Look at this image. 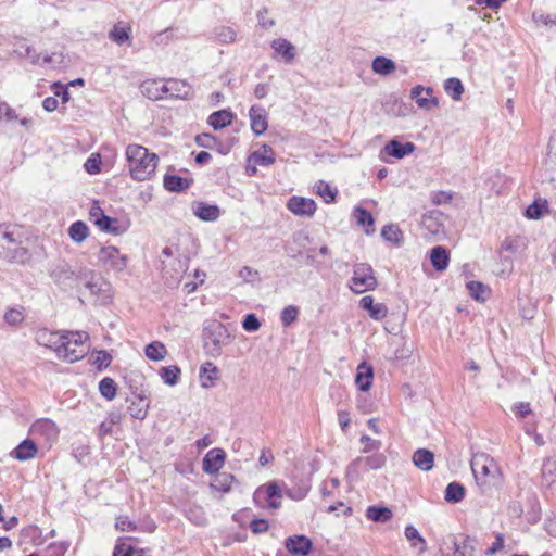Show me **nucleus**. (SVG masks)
I'll list each match as a JSON object with an SVG mask.
<instances>
[{
	"instance_id": "obj_40",
	"label": "nucleus",
	"mask_w": 556,
	"mask_h": 556,
	"mask_svg": "<svg viewBox=\"0 0 556 556\" xmlns=\"http://www.w3.org/2000/svg\"><path fill=\"white\" fill-rule=\"evenodd\" d=\"M218 369L212 363H205L201 367V380L202 387L207 389L211 388L214 381L217 379Z\"/></svg>"
},
{
	"instance_id": "obj_12",
	"label": "nucleus",
	"mask_w": 556,
	"mask_h": 556,
	"mask_svg": "<svg viewBox=\"0 0 556 556\" xmlns=\"http://www.w3.org/2000/svg\"><path fill=\"white\" fill-rule=\"evenodd\" d=\"M433 89L431 87L425 88L421 85L413 87L410 98L416 101L417 105L424 110H431L439 105L437 98L432 97Z\"/></svg>"
},
{
	"instance_id": "obj_51",
	"label": "nucleus",
	"mask_w": 556,
	"mask_h": 556,
	"mask_svg": "<svg viewBox=\"0 0 556 556\" xmlns=\"http://www.w3.org/2000/svg\"><path fill=\"white\" fill-rule=\"evenodd\" d=\"M511 410L519 419H526L527 417L533 416V412L529 402L515 403L511 407Z\"/></svg>"
},
{
	"instance_id": "obj_33",
	"label": "nucleus",
	"mask_w": 556,
	"mask_h": 556,
	"mask_svg": "<svg viewBox=\"0 0 556 556\" xmlns=\"http://www.w3.org/2000/svg\"><path fill=\"white\" fill-rule=\"evenodd\" d=\"M366 517L371 521H390L394 516L392 510L386 506H369Z\"/></svg>"
},
{
	"instance_id": "obj_43",
	"label": "nucleus",
	"mask_w": 556,
	"mask_h": 556,
	"mask_svg": "<svg viewBox=\"0 0 556 556\" xmlns=\"http://www.w3.org/2000/svg\"><path fill=\"white\" fill-rule=\"evenodd\" d=\"M381 236L386 241L395 243L397 245L403 241V233L397 225H387L381 230Z\"/></svg>"
},
{
	"instance_id": "obj_63",
	"label": "nucleus",
	"mask_w": 556,
	"mask_h": 556,
	"mask_svg": "<svg viewBox=\"0 0 556 556\" xmlns=\"http://www.w3.org/2000/svg\"><path fill=\"white\" fill-rule=\"evenodd\" d=\"M504 547V535L501 533H497L495 536V541L492 543V545L485 551V555H494Z\"/></svg>"
},
{
	"instance_id": "obj_21",
	"label": "nucleus",
	"mask_w": 556,
	"mask_h": 556,
	"mask_svg": "<svg viewBox=\"0 0 556 556\" xmlns=\"http://www.w3.org/2000/svg\"><path fill=\"white\" fill-rule=\"evenodd\" d=\"M141 92L150 100L166 99V86L162 80H147L141 85Z\"/></svg>"
},
{
	"instance_id": "obj_47",
	"label": "nucleus",
	"mask_w": 556,
	"mask_h": 556,
	"mask_svg": "<svg viewBox=\"0 0 556 556\" xmlns=\"http://www.w3.org/2000/svg\"><path fill=\"white\" fill-rule=\"evenodd\" d=\"M99 391L103 397L111 401L116 395V383L115 381L110 378L105 377L103 378L99 383Z\"/></svg>"
},
{
	"instance_id": "obj_2",
	"label": "nucleus",
	"mask_w": 556,
	"mask_h": 556,
	"mask_svg": "<svg viewBox=\"0 0 556 556\" xmlns=\"http://www.w3.org/2000/svg\"><path fill=\"white\" fill-rule=\"evenodd\" d=\"M29 241L14 228L0 226V258L15 265H26L33 254L28 248Z\"/></svg>"
},
{
	"instance_id": "obj_1",
	"label": "nucleus",
	"mask_w": 556,
	"mask_h": 556,
	"mask_svg": "<svg viewBox=\"0 0 556 556\" xmlns=\"http://www.w3.org/2000/svg\"><path fill=\"white\" fill-rule=\"evenodd\" d=\"M475 480L482 493L491 495L503 485V473L497 463L485 453H476L470 462Z\"/></svg>"
},
{
	"instance_id": "obj_61",
	"label": "nucleus",
	"mask_w": 556,
	"mask_h": 556,
	"mask_svg": "<svg viewBox=\"0 0 556 556\" xmlns=\"http://www.w3.org/2000/svg\"><path fill=\"white\" fill-rule=\"evenodd\" d=\"M242 327L247 331H256L260 329L261 323L254 314H248L242 323Z\"/></svg>"
},
{
	"instance_id": "obj_11",
	"label": "nucleus",
	"mask_w": 556,
	"mask_h": 556,
	"mask_svg": "<svg viewBox=\"0 0 556 556\" xmlns=\"http://www.w3.org/2000/svg\"><path fill=\"white\" fill-rule=\"evenodd\" d=\"M543 176L545 180L556 185V131L549 138L548 150L543 164Z\"/></svg>"
},
{
	"instance_id": "obj_32",
	"label": "nucleus",
	"mask_w": 556,
	"mask_h": 556,
	"mask_svg": "<svg viewBox=\"0 0 556 556\" xmlns=\"http://www.w3.org/2000/svg\"><path fill=\"white\" fill-rule=\"evenodd\" d=\"M164 187L168 191L181 192L190 187V181L177 175H166L164 177Z\"/></svg>"
},
{
	"instance_id": "obj_15",
	"label": "nucleus",
	"mask_w": 556,
	"mask_h": 556,
	"mask_svg": "<svg viewBox=\"0 0 556 556\" xmlns=\"http://www.w3.org/2000/svg\"><path fill=\"white\" fill-rule=\"evenodd\" d=\"M287 207L295 215L312 216L316 211V203L312 199L292 197L289 199Z\"/></svg>"
},
{
	"instance_id": "obj_9",
	"label": "nucleus",
	"mask_w": 556,
	"mask_h": 556,
	"mask_svg": "<svg viewBox=\"0 0 556 556\" xmlns=\"http://www.w3.org/2000/svg\"><path fill=\"white\" fill-rule=\"evenodd\" d=\"M283 492L277 482H269L261 485L254 492V501L271 509H277L281 504Z\"/></svg>"
},
{
	"instance_id": "obj_24",
	"label": "nucleus",
	"mask_w": 556,
	"mask_h": 556,
	"mask_svg": "<svg viewBox=\"0 0 556 556\" xmlns=\"http://www.w3.org/2000/svg\"><path fill=\"white\" fill-rule=\"evenodd\" d=\"M431 265L437 271H443L448 267L450 253L446 248L435 245L430 251Z\"/></svg>"
},
{
	"instance_id": "obj_41",
	"label": "nucleus",
	"mask_w": 556,
	"mask_h": 556,
	"mask_svg": "<svg viewBox=\"0 0 556 556\" xmlns=\"http://www.w3.org/2000/svg\"><path fill=\"white\" fill-rule=\"evenodd\" d=\"M181 370L178 366L162 367L160 370V377L163 382L167 386H175L178 383Z\"/></svg>"
},
{
	"instance_id": "obj_39",
	"label": "nucleus",
	"mask_w": 556,
	"mask_h": 556,
	"mask_svg": "<svg viewBox=\"0 0 556 556\" xmlns=\"http://www.w3.org/2000/svg\"><path fill=\"white\" fill-rule=\"evenodd\" d=\"M547 205L545 199L538 198L527 207L526 216L530 219H539L547 211Z\"/></svg>"
},
{
	"instance_id": "obj_50",
	"label": "nucleus",
	"mask_w": 556,
	"mask_h": 556,
	"mask_svg": "<svg viewBox=\"0 0 556 556\" xmlns=\"http://www.w3.org/2000/svg\"><path fill=\"white\" fill-rule=\"evenodd\" d=\"M4 320L10 326H17L23 323L24 314L20 308H10L4 314Z\"/></svg>"
},
{
	"instance_id": "obj_53",
	"label": "nucleus",
	"mask_w": 556,
	"mask_h": 556,
	"mask_svg": "<svg viewBox=\"0 0 556 556\" xmlns=\"http://www.w3.org/2000/svg\"><path fill=\"white\" fill-rule=\"evenodd\" d=\"M363 444L362 453L368 454L371 452H378L381 447V442L378 440L371 439L369 435H362L359 439Z\"/></svg>"
},
{
	"instance_id": "obj_10",
	"label": "nucleus",
	"mask_w": 556,
	"mask_h": 556,
	"mask_svg": "<svg viewBox=\"0 0 556 556\" xmlns=\"http://www.w3.org/2000/svg\"><path fill=\"white\" fill-rule=\"evenodd\" d=\"M386 456L382 453L374 452V454L366 457H357L348 467L349 472H356L359 469L378 470L386 465Z\"/></svg>"
},
{
	"instance_id": "obj_31",
	"label": "nucleus",
	"mask_w": 556,
	"mask_h": 556,
	"mask_svg": "<svg viewBox=\"0 0 556 556\" xmlns=\"http://www.w3.org/2000/svg\"><path fill=\"white\" fill-rule=\"evenodd\" d=\"M251 159L254 161L255 164L260 166L271 165L275 163L276 160L273 149L267 144H263L261 150L252 154Z\"/></svg>"
},
{
	"instance_id": "obj_55",
	"label": "nucleus",
	"mask_w": 556,
	"mask_h": 556,
	"mask_svg": "<svg viewBox=\"0 0 556 556\" xmlns=\"http://www.w3.org/2000/svg\"><path fill=\"white\" fill-rule=\"evenodd\" d=\"M116 223H117V219L112 218L108 215L102 216V218L99 220L97 219V226L101 230H103L105 232L115 233V235L118 233L117 228L113 226V224H116Z\"/></svg>"
},
{
	"instance_id": "obj_36",
	"label": "nucleus",
	"mask_w": 556,
	"mask_h": 556,
	"mask_svg": "<svg viewBox=\"0 0 556 556\" xmlns=\"http://www.w3.org/2000/svg\"><path fill=\"white\" fill-rule=\"evenodd\" d=\"M68 235L74 242L81 243L89 236V228L84 222L77 220L70 226Z\"/></svg>"
},
{
	"instance_id": "obj_22",
	"label": "nucleus",
	"mask_w": 556,
	"mask_h": 556,
	"mask_svg": "<svg viewBox=\"0 0 556 556\" xmlns=\"http://www.w3.org/2000/svg\"><path fill=\"white\" fill-rule=\"evenodd\" d=\"M415 150V144L413 142L401 143L397 140L389 141L384 148L381 150V153H386L395 159H403L404 156L410 154Z\"/></svg>"
},
{
	"instance_id": "obj_4",
	"label": "nucleus",
	"mask_w": 556,
	"mask_h": 556,
	"mask_svg": "<svg viewBox=\"0 0 556 556\" xmlns=\"http://www.w3.org/2000/svg\"><path fill=\"white\" fill-rule=\"evenodd\" d=\"M89 268L85 266H73L63 258L49 263L48 275L60 289L68 290L78 287L79 277L89 275Z\"/></svg>"
},
{
	"instance_id": "obj_13",
	"label": "nucleus",
	"mask_w": 556,
	"mask_h": 556,
	"mask_svg": "<svg viewBox=\"0 0 556 556\" xmlns=\"http://www.w3.org/2000/svg\"><path fill=\"white\" fill-rule=\"evenodd\" d=\"M63 336L64 333L59 331H51L47 328H42L36 331L35 340L38 344L54 350L59 356V350H61V344H63Z\"/></svg>"
},
{
	"instance_id": "obj_54",
	"label": "nucleus",
	"mask_w": 556,
	"mask_h": 556,
	"mask_svg": "<svg viewBox=\"0 0 556 556\" xmlns=\"http://www.w3.org/2000/svg\"><path fill=\"white\" fill-rule=\"evenodd\" d=\"M195 142L198 146L206 149H214L216 144L219 143L215 136L206 132L198 135Z\"/></svg>"
},
{
	"instance_id": "obj_14",
	"label": "nucleus",
	"mask_w": 556,
	"mask_h": 556,
	"mask_svg": "<svg viewBox=\"0 0 556 556\" xmlns=\"http://www.w3.org/2000/svg\"><path fill=\"white\" fill-rule=\"evenodd\" d=\"M285 546L293 556H307L312 551V541L305 535H292L286 539Z\"/></svg>"
},
{
	"instance_id": "obj_38",
	"label": "nucleus",
	"mask_w": 556,
	"mask_h": 556,
	"mask_svg": "<svg viewBox=\"0 0 556 556\" xmlns=\"http://www.w3.org/2000/svg\"><path fill=\"white\" fill-rule=\"evenodd\" d=\"M235 478L228 472H220L215 476L211 482V486L219 492H228L231 489V484Z\"/></svg>"
},
{
	"instance_id": "obj_28",
	"label": "nucleus",
	"mask_w": 556,
	"mask_h": 556,
	"mask_svg": "<svg viewBox=\"0 0 556 556\" xmlns=\"http://www.w3.org/2000/svg\"><path fill=\"white\" fill-rule=\"evenodd\" d=\"M412 459L414 465L422 471H430L434 465V454L427 448L415 451Z\"/></svg>"
},
{
	"instance_id": "obj_20",
	"label": "nucleus",
	"mask_w": 556,
	"mask_h": 556,
	"mask_svg": "<svg viewBox=\"0 0 556 556\" xmlns=\"http://www.w3.org/2000/svg\"><path fill=\"white\" fill-rule=\"evenodd\" d=\"M30 432L34 435H37V434L42 435L48 441H54V440H56V438L59 435V429H58L55 422H53L50 419L37 420L35 424H33V426L30 428Z\"/></svg>"
},
{
	"instance_id": "obj_49",
	"label": "nucleus",
	"mask_w": 556,
	"mask_h": 556,
	"mask_svg": "<svg viewBox=\"0 0 556 556\" xmlns=\"http://www.w3.org/2000/svg\"><path fill=\"white\" fill-rule=\"evenodd\" d=\"M299 309L296 306L289 305L285 307L281 312V324L283 327H289L292 323H294L298 318Z\"/></svg>"
},
{
	"instance_id": "obj_7",
	"label": "nucleus",
	"mask_w": 556,
	"mask_h": 556,
	"mask_svg": "<svg viewBox=\"0 0 556 556\" xmlns=\"http://www.w3.org/2000/svg\"><path fill=\"white\" fill-rule=\"evenodd\" d=\"M378 282L370 265L357 263L353 266V277L351 279L350 289L354 293H363L365 291L375 290Z\"/></svg>"
},
{
	"instance_id": "obj_27",
	"label": "nucleus",
	"mask_w": 556,
	"mask_h": 556,
	"mask_svg": "<svg viewBox=\"0 0 556 556\" xmlns=\"http://www.w3.org/2000/svg\"><path fill=\"white\" fill-rule=\"evenodd\" d=\"M271 48L286 63H291L295 58V47L287 39L278 38L273 40Z\"/></svg>"
},
{
	"instance_id": "obj_5",
	"label": "nucleus",
	"mask_w": 556,
	"mask_h": 556,
	"mask_svg": "<svg viewBox=\"0 0 556 556\" xmlns=\"http://www.w3.org/2000/svg\"><path fill=\"white\" fill-rule=\"evenodd\" d=\"M89 334L85 331L65 332L63 344L59 350V358L74 363L84 357L87 351L86 341Z\"/></svg>"
},
{
	"instance_id": "obj_16",
	"label": "nucleus",
	"mask_w": 556,
	"mask_h": 556,
	"mask_svg": "<svg viewBox=\"0 0 556 556\" xmlns=\"http://www.w3.org/2000/svg\"><path fill=\"white\" fill-rule=\"evenodd\" d=\"M165 86L166 99H188L192 94V87L184 80L168 79Z\"/></svg>"
},
{
	"instance_id": "obj_30",
	"label": "nucleus",
	"mask_w": 556,
	"mask_h": 556,
	"mask_svg": "<svg viewBox=\"0 0 556 556\" xmlns=\"http://www.w3.org/2000/svg\"><path fill=\"white\" fill-rule=\"evenodd\" d=\"M371 68L376 74L387 76L393 73L396 66L391 59L380 55L372 60Z\"/></svg>"
},
{
	"instance_id": "obj_44",
	"label": "nucleus",
	"mask_w": 556,
	"mask_h": 556,
	"mask_svg": "<svg viewBox=\"0 0 556 556\" xmlns=\"http://www.w3.org/2000/svg\"><path fill=\"white\" fill-rule=\"evenodd\" d=\"M421 226L426 229L430 235H439L442 232V225L438 220V217L434 216V213H430L428 215H424L421 218Z\"/></svg>"
},
{
	"instance_id": "obj_58",
	"label": "nucleus",
	"mask_w": 556,
	"mask_h": 556,
	"mask_svg": "<svg viewBox=\"0 0 556 556\" xmlns=\"http://www.w3.org/2000/svg\"><path fill=\"white\" fill-rule=\"evenodd\" d=\"M368 314L375 320H382L388 315V307L383 303H375Z\"/></svg>"
},
{
	"instance_id": "obj_23",
	"label": "nucleus",
	"mask_w": 556,
	"mask_h": 556,
	"mask_svg": "<svg viewBox=\"0 0 556 556\" xmlns=\"http://www.w3.org/2000/svg\"><path fill=\"white\" fill-rule=\"evenodd\" d=\"M374 379V369L366 362L361 363L357 366V372L355 376V384L361 391H368L371 388Z\"/></svg>"
},
{
	"instance_id": "obj_60",
	"label": "nucleus",
	"mask_w": 556,
	"mask_h": 556,
	"mask_svg": "<svg viewBox=\"0 0 556 556\" xmlns=\"http://www.w3.org/2000/svg\"><path fill=\"white\" fill-rule=\"evenodd\" d=\"M111 361H112V356L108 352L100 351L94 356L93 364L99 369H102V368H106L111 364Z\"/></svg>"
},
{
	"instance_id": "obj_57",
	"label": "nucleus",
	"mask_w": 556,
	"mask_h": 556,
	"mask_svg": "<svg viewBox=\"0 0 556 556\" xmlns=\"http://www.w3.org/2000/svg\"><path fill=\"white\" fill-rule=\"evenodd\" d=\"M355 217L357 219V223L362 226H374V217L370 214V212H368L365 208L356 207Z\"/></svg>"
},
{
	"instance_id": "obj_34",
	"label": "nucleus",
	"mask_w": 556,
	"mask_h": 556,
	"mask_svg": "<svg viewBox=\"0 0 556 556\" xmlns=\"http://www.w3.org/2000/svg\"><path fill=\"white\" fill-rule=\"evenodd\" d=\"M405 536L407 541L410 542V546L417 549L418 553H424L426 551L427 544L425 539L419 534V531L412 525L406 527Z\"/></svg>"
},
{
	"instance_id": "obj_17",
	"label": "nucleus",
	"mask_w": 556,
	"mask_h": 556,
	"mask_svg": "<svg viewBox=\"0 0 556 556\" xmlns=\"http://www.w3.org/2000/svg\"><path fill=\"white\" fill-rule=\"evenodd\" d=\"M89 275L79 277V283H84L85 288L94 295L109 291L110 285L100 275L92 269H89Z\"/></svg>"
},
{
	"instance_id": "obj_42",
	"label": "nucleus",
	"mask_w": 556,
	"mask_h": 556,
	"mask_svg": "<svg viewBox=\"0 0 556 556\" xmlns=\"http://www.w3.org/2000/svg\"><path fill=\"white\" fill-rule=\"evenodd\" d=\"M444 89L453 100H460L464 93V86L460 79L452 77L445 80Z\"/></svg>"
},
{
	"instance_id": "obj_19",
	"label": "nucleus",
	"mask_w": 556,
	"mask_h": 556,
	"mask_svg": "<svg viewBox=\"0 0 556 556\" xmlns=\"http://www.w3.org/2000/svg\"><path fill=\"white\" fill-rule=\"evenodd\" d=\"M249 116L252 131L257 136L264 134L268 127L265 110L260 105H252Z\"/></svg>"
},
{
	"instance_id": "obj_25",
	"label": "nucleus",
	"mask_w": 556,
	"mask_h": 556,
	"mask_svg": "<svg viewBox=\"0 0 556 556\" xmlns=\"http://www.w3.org/2000/svg\"><path fill=\"white\" fill-rule=\"evenodd\" d=\"M194 215L205 222H214L220 215V210L217 205L207 204L204 202H197L193 204Z\"/></svg>"
},
{
	"instance_id": "obj_45",
	"label": "nucleus",
	"mask_w": 556,
	"mask_h": 556,
	"mask_svg": "<svg viewBox=\"0 0 556 556\" xmlns=\"http://www.w3.org/2000/svg\"><path fill=\"white\" fill-rule=\"evenodd\" d=\"M148 407H149V404L148 402L146 401V399L143 397H140L138 400V402H132L129 406H128V413L130 414V416L132 418H136V419H139V420H142L146 418L147 414H148Z\"/></svg>"
},
{
	"instance_id": "obj_18",
	"label": "nucleus",
	"mask_w": 556,
	"mask_h": 556,
	"mask_svg": "<svg viewBox=\"0 0 556 556\" xmlns=\"http://www.w3.org/2000/svg\"><path fill=\"white\" fill-rule=\"evenodd\" d=\"M226 454L222 448L211 450L203 458V470L206 473H217L224 466Z\"/></svg>"
},
{
	"instance_id": "obj_59",
	"label": "nucleus",
	"mask_w": 556,
	"mask_h": 556,
	"mask_svg": "<svg viewBox=\"0 0 556 556\" xmlns=\"http://www.w3.org/2000/svg\"><path fill=\"white\" fill-rule=\"evenodd\" d=\"M327 511L331 513V511H336V517H349L352 513V508L346 506L344 503L342 502H339L337 505H329L327 507Z\"/></svg>"
},
{
	"instance_id": "obj_35",
	"label": "nucleus",
	"mask_w": 556,
	"mask_h": 556,
	"mask_svg": "<svg viewBox=\"0 0 556 556\" xmlns=\"http://www.w3.org/2000/svg\"><path fill=\"white\" fill-rule=\"evenodd\" d=\"M146 356L154 362L163 361L167 355L166 346L160 341H153L146 346Z\"/></svg>"
},
{
	"instance_id": "obj_64",
	"label": "nucleus",
	"mask_w": 556,
	"mask_h": 556,
	"mask_svg": "<svg viewBox=\"0 0 556 556\" xmlns=\"http://www.w3.org/2000/svg\"><path fill=\"white\" fill-rule=\"evenodd\" d=\"M308 492L307 488L287 489L285 494L292 500L300 501L306 496Z\"/></svg>"
},
{
	"instance_id": "obj_62",
	"label": "nucleus",
	"mask_w": 556,
	"mask_h": 556,
	"mask_svg": "<svg viewBox=\"0 0 556 556\" xmlns=\"http://www.w3.org/2000/svg\"><path fill=\"white\" fill-rule=\"evenodd\" d=\"M268 10L266 8H263L257 12V21L258 25L263 28H270L275 25V20L267 17Z\"/></svg>"
},
{
	"instance_id": "obj_3",
	"label": "nucleus",
	"mask_w": 556,
	"mask_h": 556,
	"mask_svg": "<svg viewBox=\"0 0 556 556\" xmlns=\"http://www.w3.org/2000/svg\"><path fill=\"white\" fill-rule=\"evenodd\" d=\"M126 159L130 176L138 181L149 179L155 172L159 156L149 152L140 144H129L126 149Z\"/></svg>"
},
{
	"instance_id": "obj_26",
	"label": "nucleus",
	"mask_w": 556,
	"mask_h": 556,
	"mask_svg": "<svg viewBox=\"0 0 556 556\" xmlns=\"http://www.w3.org/2000/svg\"><path fill=\"white\" fill-rule=\"evenodd\" d=\"M37 445L30 439L23 440L12 452L11 455L18 460H28L36 456Z\"/></svg>"
},
{
	"instance_id": "obj_46",
	"label": "nucleus",
	"mask_w": 556,
	"mask_h": 556,
	"mask_svg": "<svg viewBox=\"0 0 556 556\" xmlns=\"http://www.w3.org/2000/svg\"><path fill=\"white\" fill-rule=\"evenodd\" d=\"M467 289L469 294L477 301H484L490 292L489 288L479 281L468 282Z\"/></svg>"
},
{
	"instance_id": "obj_8",
	"label": "nucleus",
	"mask_w": 556,
	"mask_h": 556,
	"mask_svg": "<svg viewBox=\"0 0 556 556\" xmlns=\"http://www.w3.org/2000/svg\"><path fill=\"white\" fill-rule=\"evenodd\" d=\"M128 261V256L114 245L102 247L98 253V262L106 270L121 273L126 269Z\"/></svg>"
},
{
	"instance_id": "obj_37",
	"label": "nucleus",
	"mask_w": 556,
	"mask_h": 556,
	"mask_svg": "<svg viewBox=\"0 0 556 556\" xmlns=\"http://www.w3.org/2000/svg\"><path fill=\"white\" fill-rule=\"evenodd\" d=\"M465 496V488L459 482H451L445 489L444 500L447 503H458Z\"/></svg>"
},
{
	"instance_id": "obj_52",
	"label": "nucleus",
	"mask_w": 556,
	"mask_h": 556,
	"mask_svg": "<svg viewBox=\"0 0 556 556\" xmlns=\"http://www.w3.org/2000/svg\"><path fill=\"white\" fill-rule=\"evenodd\" d=\"M109 37L111 40H113L117 45H123L130 38L129 31L127 29L116 26V25L110 31Z\"/></svg>"
},
{
	"instance_id": "obj_6",
	"label": "nucleus",
	"mask_w": 556,
	"mask_h": 556,
	"mask_svg": "<svg viewBox=\"0 0 556 556\" xmlns=\"http://www.w3.org/2000/svg\"><path fill=\"white\" fill-rule=\"evenodd\" d=\"M229 342L230 334L223 324L213 321L207 327H205L204 348L210 356H219L222 354L223 348Z\"/></svg>"
},
{
	"instance_id": "obj_48",
	"label": "nucleus",
	"mask_w": 556,
	"mask_h": 556,
	"mask_svg": "<svg viewBox=\"0 0 556 556\" xmlns=\"http://www.w3.org/2000/svg\"><path fill=\"white\" fill-rule=\"evenodd\" d=\"M215 38L222 43H232L236 40V31L228 26H218L214 29Z\"/></svg>"
},
{
	"instance_id": "obj_29",
	"label": "nucleus",
	"mask_w": 556,
	"mask_h": 556,
	"mask_svg": "<svg viewBox=\"0 0 556 556\" xmlns=\"http://www.w3.org/2000/svg\"><path fill=\"white\" fill-rule=\"evenodd\" d=\"M235 115L229 110H219L213 112L208 118L207 123L215 129H223L229 126L232 123Z\"/></svg>"
},
{
	"instance_id": "obj_56",
	"label": "nucleus",
	"mask_w": 556,
	"mask_h": 556,
	"mask_svg": "<svg viewBox=\"0 0 556 556\" xmlns=\"http://www.w3.org/2000/svg\"><path fill=\"white\" fill-rule=\"evenodd\" d=\"M316 191L325 199L327 203L332 202L336 198V192L330 188L328 184L324 181H319L316 185Z\"/></svg>"
}]
</instances>
